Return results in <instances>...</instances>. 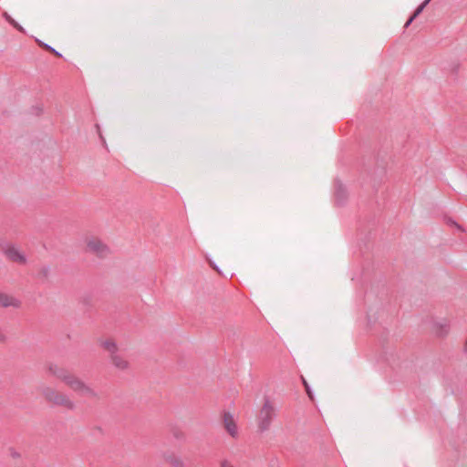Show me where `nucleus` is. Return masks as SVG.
I'll return each instance as SVG.
<instances>
[{
	"mask_svg": "<svg viewBox=\"0 0 467 467\" xmlns=\"http://www.w3.org/2000/svg\"><path fill=\"white\" fill-rule=\"evenodd\" d=\"M2 250L8 260L19 265L26 264L25 254L14 244H6L2 247Z\"/></svg>",
	"mask_w": 467,
	"mask_h": 467,
	"instance_id": "39448f33",
	"label": "nucleus"
},
{
	"mask_svg": "<svg viewBox=\"0 0 467 467\" xmlns=\"http://www.w3.org/2000/svg\"><path fill=\"white\" fill-rule=\"evenodd\" d=\"M221 467H233L227 461H223L221 463Z\"/></svg>",
	"mask_w": 467,
	"mask_h": 467,
	"instance_id": "f3484780",
	"label": "nucleus"
},
{
	"mask_svg": "<svg viewBox=\"0 0 467 467\" xmlns=\"http://www.w3.org/2000/svg\"><path fill=\"white\" fill-rule=\"evenodd\" d=\"M415 19V17H413L412 16L409 18V20L405 23V26L404 27H409V26L413 22V20Z\"/></svg>",
	"mask_w": 467,
	"mask_h": 467,
	"instance_id": "dca6fc26",
	"label": "nucleus"
},
{
	"mask_svg": "<svg viewBox=\"0 0 467 467\" xmlns=\"http://www.w3.org/2000/svg\"><path fill=\"white\" fill-rule=\"evenodd\" d=\"M0 306L4 307H18L20 306V302L7 294L0 293Z\"/></svg>",
	"mask_w": 467,
	"mask_h": 467,
	"instance_id": "1a4fd4ad",
	"label": "nucleus"
},
{
	"mask_svg": "<svg viewBox=\"0 0 467 467\" xmlns=\"http://www.w3.org/2000/svg\"><path fill=\"white\" fill-rule=\"evenodd\" d=\"M47 370L50 375L62 381L78 395L87 398L96 397L94 389L87 385L80 378L70 372L67 368L55 363H48Z\"/></svg>",
	"mask_w": 467,
	"mask_h": 467,
	"instance_id": "f257e3e1",
	"label": "nucleus"
},
{
	"mask_svg": "<svg viewBox=\"0 0 467 467\" xmlns=\"http://www.w3.org/2000/svg\"><path fill=\"white\" fill-rule=\"evenodd\" d=\"M171 463L174 467H182V462L180 459L175 458L174 460L171 461Z\"/></svg>",
	"mask_w": 467,
	"mask_h": 467,
	"instance_id": "ddd939ff",
	"label": "nucleus"
},
{
	"mask_svg": "<svg viewBox=\"0 0 467 467\" xmlns=\"http://www.w3.org/2000/svg\"><path fill=\"white\" fill-rule=\"evenodd\" d=\"M223 421L225 431L233 438H235L238 435V428L233 416L229 412H224Z\"/></svg>",
	"mask_w": 467,
	"mask_h": 467,
	"instance_id": "0eeeda50",
	"label": "nucleus"
},
{
	"mask_svg": "<svg viewBox=\"0 0 467 467\" xmlns=\"http://www.w3.org/2000/svg\"><path fill=\"white\" fill-rule=\"evenodd\" d=\"M41 392L47 400L54 403L55 405L62 406L67 410H73L75 408V403L66 393L57 391L49 387L43 388Z\"/></svg>",
	"mask_w": 467,
	"mask_h": 467,
	"instance_id": "f03ea898",
	"label": "nucleus"
},
{
	"mask_svg": "<svg viewBox=\"0 0 467 467\" xmlns=\"http://www.w3.org/2000/svg\"><path fill=\"white\" fill-rule=\"evenodd\" d=\"M46 50L51 52L57 57H61V54L58 53L57 50H55L52 47L48 46L47 44H42L41 45Z\"/></svg>",
	"mask_w": 467,
	"mask_h": 467,
	"instance_id": "f8f14e48",
	"label": "nucleus"
},
{
	"mask_svg": "<svg viewBox=\"0 0 467 467\" xmlns=\"http://www.w3.org/2000/svg\"><path fill=\"white\" fill-rule=\"evenodd\" d=\"M275 417V408L269 399L265 398L263 407L261 408L257 423L261 431H265L270 428L271 422Z\"/></svg>",
	"mask_w": 467,
	"mask_h": 467,
	"instance_id": "7ed1b4c3",
	"label": "nucleus"
},
{
	"mask_svg": "<svg viewBox=\"0 0 467 467\" xmlns=\"http://www.w3.org/2000/svg\"><path fill=\"white\" fill-rule=\"evenodd\" d=\"M464 351L467 352V339H466V342L464 344Z\"/></svg>",
	"mask_w": 467,
	"mask_h": 467,
	"instance_id": "a211bd4d",
	"label": "nucleus"
},
{
	"mask_svg": "<svg viewBox=\"0 0 467 467\" xmlns=\"http://www.w3.org/2000/svg\"><path fill=\"white\" fill-rule=\"evenodd\" d=\"M335 195L337 202L341 203L347 197V192L345 187L339 183L338 182H335Z\"/></svg>",
	"mask_w": 467,
	"mask_h": 467,
	"instance_id": "9d476101",
	"label": "nucleus"
},
{
	"mask_svg": "<svg viewBox=\"0 0 467 467\" xmlns=\"http://www.w3.org/2000/svg\"><path fill=\"white\" fill-rule=\"evenodd\" d=\"M430 1H431V0H425L424 2H422V3H421V4H420L417 8H416V10L414 11V13H413L412 16H413V17H415V18H416L417 16H419L421 14V12L424 10V8L426 7V5L429 4V2H430Z\"/></svg>",
	"mask_w": 467,
	"mask_h": 467,
	"instance_id": "9b49d317",
	"label": "nucleus"
},
{
	"mask_svg": "<svg viewBox=\"0 0 467 467\" xmlns=\"http://www.w3.org/2000/svg\"><path fill=\"white\" fill-rule=\"evenodd\" d=\"M303 383H304V386H305V388H306V392H307L308 396H309L310 398H312V396H311V391H310V389H309V386H308L307 382H306L305 379H303Z\"/></svg>",
	"mask_w": 467,
	"mask_h": 467,
	"instance_id": "2eb2a0df",
	"label": "nucleus"
},
{
	"mask_svg": "<svg viewBox=\"0 0 467 467\" xmlns=\"http://www.w3.org/2000/svg\"><path fill=\"white\" fill-rule=\"evenodd\" d=\"M432 330L436 336L445 337L450 331V321L445 318L435 321Z\"/></svg>",
	"mask_w": 467,
	"mask_h": 467,
	"instance_id": "6e6552de",
	"label": "nucleus"
},
{
	"mask_svg": "<svg viewBox=\"0 0 467 467\" xmlns=\"http://www.w3.org/2000/svg\"><path fill=\"white\" fill-rule=\"evenodd\" d=\"M87 249L99 257H104L109 253L108 246L97 237H90L87 240Z\"/></svg>",
	"mask_w": 467,
	"mask_h": 467,
	"instance_id": "423d86ee",
	"label": "nucleus"
},
{
	"mask_svg": "<svg viewBox=\"0 0 467 467\" xmlns=\"http://www.w3.org/2000/svg\"><path fill=\"white\" fill-rule=\"evenodd\" d=\"M303 383H304V386H305V388H306V392H307L308 396H309L310 398H312V396H311V391H310V389H309V386H308L307 382H306L305 379H303Z\"/></svg>",
	"mask_w": 467,
	"mask_h": 467,
	"instance_id": "4468645a",
	"label": "nucleus"
},
{
	"mask_svg": "<svg viewBox=\"0 0 467 467\" xmlns=\"http://www.w3.org/2000/svg\"><path fill=\"white\" fill-rule=\"evenodd\" d=\"M101 346L105 350L110 353L113 365L119 369H126L129 366L127 360L121 356L116 354L118 348L114 341L107 339L101 342Z\"/></svg>",
	"mask_w": 467,
	"mask_h": 467,
	"instance_id": "20e7f679",
	"label": "nucleus"
}]
</instances>
